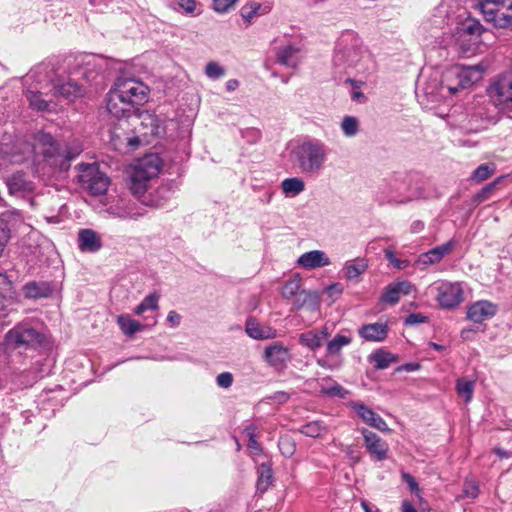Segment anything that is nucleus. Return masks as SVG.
Wrapping results in <instances>:
<instances>
[{"mask_svg": "<svg viewBox=\"0 0 512 512\" xmlns=\"http://www.w3.org/2000/svg\"><path fill=\"white\" fill-rule=\"evenodd\" d=\"M292 154L302 173L317 174L327 159L325 145L318 140H307L294 148Z\"/></svg>", "mask_w": 512, "mask_h": 512, "instance_id": "obj_1", "label": "nucleus"}, {"mask_svg": "<svg viewBox=\"0 0 512 512\" xmlns=\"http://www.w3.org/2000/svg\"><path fill=\"white\" fill-rule=\"evenodd\" d=\"M42 141L47 145V148L42 152L44 159L49 165L58 168L60 171H68L71 161L82 152L80 145H61L50 134L43 135Z\"/></svg>", "mask_w": 512, "mask_h": 512, "instance_id": "obj_2", "label": "nucleus"}, {"mask_svg": "<svg viewBox=\"0 0 512 512\" xmlns=\"http://www.w3.org/2000/svg\"><path fill=\"white\" fill-rule=\"evenodd\" d=\"M44 341V334L26 322L18 323L5 334V343L10 349H37Z\"/></svg>", "mask_w": 512, "mask_h": 512, "instance_id": "obj_3", "label": "nucleus"}, {"mask_svg": "<svg viewBox=\"0 0 512 512\" xmlns=\"http://www.w3.org/2000/svg\"><path fill=\"white\" fill-rule=\"evenodd\" d=\"M485 21L500 29L512 28V0H476Z\"/></svg>", "mask_w": 512, "mask_h": 512, "instance_id": "obj_4", "label": "nucleus"}, {"mask_svg": "<svg viewBox=\"0 0 512 512\" xmlns=\"http://www.w3.org/2000/svg\"><path fill=\"white\" fill-rule=\"evenodd\" d=\"M160 172V159L156 156H149L141 161L131 169L130 179V190L135 195L143 194L146 189L148 182L156 177Z\"/></svg>", "mask_w": 512, "mask_h": 512, "instance_id": "obj_5", "label": "nucleus"}, {"mask_svg": "<svg viewBox=\"0 0 512 512\" xmlns=\"http://www.w3.org/2000/svg\"><path fill=\"white\" fill-rule=\"evenodd\" d=\"M78 169V182L83 190L92 196H100L107 192L110 178L100 171L97 164L80 163Z\"/></svg>", "mask_w": 512, "mask_h": 512, "instance_id": "obj_6", "label": "nucleus"}, {"mask_svg": "<svg viewBox=\"0 0 512 512\" xmlns=\"http://www.w3.org/2000/svg\"><path fill=\"white\" fill-rule=\"evenodd\" d=\"M111 89L138 112L139 106L146 103L149 95V87L134 78L119 77Z\"/></svg>", "mask_w": 512, "mask_h": 512, "instance_id": "obj_7", "label": "nucleus"}, {"mask_svg": "<svg viewBox=\"0 0 512 512\" xmlns=\"http://www.w3.org/2000/svg\"><path fill=\"white\" fill-rule=\"evenodd\" d=\"M363 55L362 48L352 34L344 35L338 43L333 61L339 67H356Z\"/></svg>", "mask_w": 512, "mask_h": 512, "instance_id": "obj_8", "label": "nucleus"}, {"mask_svg": "<svg viewBox=\"0 0 512 512\" xmlns=\"http://www.w3.org/2000/svg\"><path fill=\"white\" fill-rule=\"evenodd\" d=\"M487 94L500 112H512V75L501 76L492 82L487 88Z\"/></svg>", "mask_w": 512, "mask_h": 512, "instance_id": "obj_9", "label": "nucleus"}, {"mask_svg": "<svg viewBox=\"0 0 512 512\" xmlns=\"http://www.w3.org/2000/svg\"><path fill=\"white\" fill-rule=\"evenodd\" d=\"M436 299L444 309L455 308L463 301V289L459 283H441L437 288Z\"/></svg>", "mask_w": 512, "mask_h": 512, "instance_id": "obj_10", "label": "nucleus"}, {"mask_svg": "<svg viewBox=\"0 0 512 512\" xmlns=\"http://www.w3.org/2000/svg\"><path fill=\"white\" fill-rule=\"evenodd\" d=\"M482 72L483 70L478 66L456 68L450 74L458 80V83L455 86L447 85V89L451 94H456L461 89H465L479 81L482 77Z\"/></svg>", "mask_w": 512, "mask_h": 512, "instance_id": "obj_11", "label": "nucleus"}, {"mask_svg": "<svg viewBox=\"0 0 512 512\" xmlns=\"http://www.w3.org/2000/svg\"><path fill=\"white\" fill-rule=\"evenodd\" d=\"M361 434L364 438V446L376 461H383L388 456L389 446L379 435L363 428Z\"/></svg>", "mask_w": 512, "mask_h": 512, "instance_id": "obj_12", "label": "nucleus"}, {"mask_svg": "<svg viewBox=\"0 0 512 512\" xmlns=\"http://www.w3.org/2000/svg\"><path fill=\"white\" fill-rule=\"evenodd\" d=\"M350 407L367 425L381 432H391V429L388 427L385 420L379 414L375 413L372 409H370L368 406L360 402H351Z\"/></svg>", "mask_w": 512, "mask_h": 512, "instance_id": "obj_13", "label": "nucleus"}, {"mask_svg": "<svg viewBox=\"0 0 512 512\" xmlns=\"http://www.w3.org/2000/svg\"><path fill=\"white\" fill-rule=\"evenodd\" d=\"M496 313V304L487 300H480L468 307L467 319L474 323L482 324L484 321L493 318Z\"/></svg>", "mask_w": 512, "mask_h": 512, "instance_id": "obj_14", "label": "nucleus"}, {"mask_svg": "<svg viewBox=\"0 0 512 512\" xmlns=\"http://www.w3.org/2000/svg\"><path fill=\"white\" fill-rule=\"evenodd\" d=\"M263 358L270 366L279 368L291 360V354L281 342H274L265 348Z\"/></svg>", "mask_w": 512, "mask_h": 512, "instance_id": "obj_15", "label": "nucleus"}, {"mask_svg": "<svg viewBox=\"0 0 512 512\" xmlns=\"http://www.w3.org/2000/svg\"><path fill=\"white\" fill-rule=\"evenodd\" d=\"M5 183L9 194L16 197H24L34 190L33 182L28 180L27 175L22 171L7 177Z\"/></svg>", "mask_w": 512, "mask_h": 512, "instance_id": "obj_16", "label": "nucleus"}, {"mask_svg": "<svg viewBox=\"0 0 512 512\" xmlns=\"http://www.w3.org/2000/svg\"><path fill=\"white\" fill-rule=\"evenodd\" d=\"M106 107L108 112L118 119L129 118L132 115H136L138 112L129 103L124 102V100H122V98L112 89L108 92Z\"/></svg>", "mask_w": 512, "mask_h": 512, "instance_id": "obj_17", "label": "nucleus"}, {"mask_svg": "<svg viewBox=\"0 0 512 512\" xmlns=\"http://www.w3.org/2000/svg\"><path fill=\"white\" fill-rule=\"evenodd\" d=\"M388 331L387 323L376 322L362 325L358 329V334L365 341L381 342L387 338Z\"/></svg>", "mask_w": 512, "mask_h": 512, "instance_id": "obj_18", "label": "nucleus"}, {"mask_svg": "<svg viewBox=\"0 0 512 512\" xmlns=\"http://www.w3.org/2000/svg\"><path fill=\"white\" fill-rule=\"evenodd\" d=\"M455 246L453 239L443 243L419 256L418 262L424 266L439 263L446 255L452 252Z\"/></svg>", "mask_w": 512, "mask_h": 512, "instance_id": "obj_19", "label": "nucleus"}, {"mask_svg": "<svg viewBox=\"0 0 512 512\" xmlns=\"http://www.w3.org/2000/svg\"><path fill=\"white\" fill-rule=\"evenodd\" d=\"M22 292L30 300L48 298L53 293V286L48 281H29L22 287Z\"/></svg>", "mask_w": 512, "mask_h": 512, "instance_id": "obj_20", "label": "nucleus"}, {"mask_svg": "<svg viewBox=\"0 0 512 512\" xmlns=\"http://www.w3.org/2000/svg\"><path fill=\"white\" fill-rule=\"evenodd\" d=\"M485 31L482 24L476 19H469L465 21L459 28L457 35L459 41H469L475 45L480 41V37Z\"/></svg>", "mask_w": 512, "mask_h": 512, "instance_id": "obj_21", "label": "nucleus"}, {"mask_svg": "<svg viewBox=\"0 0 512 512\" xmlns=\"http://www.w3.org/2000/svg\"><path fill=\"white\" fill-rule=\"evenodd\" d=\"M300 49L292 44L275 49L276 62L288 68L296 69L300 63Z\"/></svg>", "mask_w": 512, "mask_h": 512, "instance_id": "obj_22", "label": "nucleus"}, {"mask_svg": "<svg viewBox=\"0 0 512 512\" xmlns=\"http://www.w3.org/2000/svg\"><path fill=\"white\" fill-rule=\"evenodd\" d=\"M291 301L295 310L308 309L310 311H317L320 307V297L315 291L301 289L299 294Z\"/></svg>", "mask_w": 512, "mask_h": 512, "instance_id": "obj_23", "label": "nucleus"}, {"mask_svg": "<svg viewBox=\"0 0 512 512\" xmlns=\"http://www.w3.org/2000/svg\"><path fill=\"white\" fill-rule=\"evenodd\" d=\"M297 263L305 269H315L330 264V259L326 256L323 251L313 250L302 254Z\"/></svg>", "mask_w": 512, "mask_h": 512, "instance_id": "obj_24", "label": "nucleus"}, {"mask_svg": "<svg viewBox=\"0 0 512 512\" xmlns=\"http://www.w3.org/2000/svg\"><path fill=\"white\" fill-rule=\"evenodd\" d=\"M17 297L13 281L6 273H0V311L11 304Z\"/></svg>", "mask_w": 512, "mask_h": 512, "instance_id": "obj_25", "label": "nucleus"}, {"mask_svg": "<svg viewBox=\"0 0 512 512\" xmlns=\"http://www.w3.org/2000/svg\"><path fill=\"white\" fill-rule=\"evenodd\" d=\"M53 96L62 97L66 100L72 101L73 99L82 95V87L77 82L68 80L62 83L53 85Z\"/></svg>", "mask_w": 512, "mask_h": 512, "instance_id": "obj_26", "label": "nucleus"}, {"mask_svg": "<svg viewBox=\"0 0 512 512\" xmlns=\"http://www.w3.org/2000/svg\"><path fill=\"white\" fill-rule=\"evenodd\" d=\"M78 246L81 251L97 252L102 247V243L95 231L82 229L78 234Z\"/></svg>", "mask_w": 512, "mask_h": 512, "instance_id": "obj_27", "label": "nucleus"}, {"mask_svg": "<svg viewBox=\"0 0 512 512\" xmlns=\"http://www.w3.org/2000/svg\"><path fill=\"white\" fill-rule=\"evenodd\" d=\"M245 331L255 340L272 339L276 336V330L271 327H262L256 319L250 317L246 321Z\"/></svg>", "mask_w": 512, "mask_h": 512, "instance_id": "obj_28", "label": "nucleus"}, {"mask_svg": "<svg viewBox=\"0 0 512 512\" xmlns=\"http://www.w3.org/2000/svg\"><path fill=\"white\" fill-rule=\"evenodd\" d=\"M397 360V355L392 354L382 348L377 349L369 355V361L374 363V367L377 370L386 369Z\"/></svg>", "mask_w": 512, "mask_h": 512, "instance_id": "obj_29", "label": "nucleus"}, {"mask_svg": "<svg viewBox=\"0 0 512 512\" xmlns=\"http://www.w3.org/2000/svg\"><path fill=\"white\" fill-rule=\"evenodd\" d=\"M117 324L119 325L121 331L127 336H133L136 332L143 330L145 327L139 321L134 320L130 315L123 314L118 316Z\"/></svg>", "mask_w": 512, "mask_h": 512, "instance_id": "obj_30", "label": "nucleus"}, {"mask_svg": "<svg viewBox=\"0 0 512 512\" xmlns=\"http://www.w3.org/2000/svg\"><path fill=\"white\" fill-rule=\"evenodd\" d=\"M368 268L367 261L363 258H357L347 262L345 266V276L348 280H358Z\"/></svg>", "mask_w": 512, "mask_h": 512, "instance_id": "obj_31", "label": "nucleus"}, {"mask_svg": "<svg viewBox=\"0 0 512 512\" xmlns=\"http://www.w3.org/2000/svg\"><path fill=\"white\" fill-rule=\"evenodd\" d=\"M302 278L299 274L293 275L291 279L285 282L281 288V294L284 299L291 301L301 291Z\"/></svg>", "mask_w": 512, "mask_h": 512, "instance_id": "obj_32", "label": "nucleus"}, {"mask_svg": "<svg viewBox=\"0 0 512 512\" xmlns=\"http://www.w3.org/2000/svg\"><path fill=\"white\" fill-rule=\"evenodd\" d=\"M258 474L257 490L264 493L272 483L273 472L271 466L268 463H262Z\"/></svg>", "mask_w": 512, "mask_h": 512, "instance_id": "obj_33", "label": "nucleus"}, {"mask_svg": "<svg viewBox=\"0 0 512 512\" xmlns=\"http://www.w3.org/2000/svg\"><path fill=\"white\" fill-rule=\"evenodd\" d=\"M299 432L305 436L319 438L327 432V427L320 420H315L302 425Z\"/></svg>", "mask_w": 512, "mask_h": 512, "instance_id": "obj_34", "label": "nucleus"}, {"mask_svg": "<svg viewBox=\"0 0 512 512\" xmlns=\"http://www.w3.org/2000/svg\"><path fill=\"white\" fill-rule=\"evenodd\" d=\"M281 187L286 195L296 196L304 191L305 183L300 178H286L282 181Z\"/></svg>", "mask_w": 512, "mask_h": 512, "instance_id": "obj_35", "label": "nucleus"}, {"mask_svg": "<svg viewBox=\"0 0 512 512\" xmlns=\"http://www.w3.org/2000/svg\"><path fill=\"white\" fill-rule=\"evenodd\" d=\"M299 342L310 350H316L323 345V337L316 331H307L299 336Z\"/></svg>", "mask_w": 512, "mask_h": 512, "instance_id": "obj_36", "label": "nucleus"}, {"mask_svg": "<svg viewBox=\"0 0 512 512\" xmlns=\"http://www.w3.org/2000/svg\"><path fill=\"white\" fill-rule=\"evenodd\" d=\"M496 168L494 164L484 163L478 166L470 176V181L481 183L494 174Z\"/></svg>", "mask_w": 512, "mask_h": 512, "instance_id": "obj_37", "label": "nucleus"}, {"mask_svg": "<svg viewBox=\"0 0 512 512\" xmlns=\"http://www.w3.org/2000/svg\"><path fill=\"white\" fill-rule=\"evenodd\" d=\"M352 339L349 336L337 334L332 340L327 343V354L328 355H338L341 349L349 345Z\"/></svg>", "mask_w": 512, "mask_h": 512, "instance_id": "obj_38", "label": "nucleus"}, {"mask_svg": "<svg viewBox=\"0 0 512 512\" xmlns=\"http://www.w3.org/2000/svg\"><path fill=\"white\" fill-rule=\"evenodd\" d=\"M26 97L29 101V104L32 108L38 111H47L49 110V101L45 100L42 97L41 92L28 91Z\"/></svg>", "mask_w": 512, "mask_h": 512, "instance_id": "obj_39", "label": "nucleus"}, {"mask_svg": "<svg viewBox=\"0 0 512 512\" xmlns=\"http://www.w3.org/2000/svg\"><path fill=\"white\" fill-rule=\"evenodd\" d=\"M139 118L142 119V124L146 127H149V133L151 135H157L159 133L160 121L156 115L149 113L148 111L136 114Z\"/></svg>", "mask_w": 512, "mask_h": 512, "instance_id": "obj_40", "label": "nucleus"}, {"mask_svg": "<svg viewBox=\"0 0 512 512\" xmlns=\"http://www.w3.org/2000/svg\"><path fill=\"white\" fill-rule=\"evenodd\" d=\"M503 178V176H500L496 178L493 182L484 186L477 194L474 195L473 202L476 204H480L487 200Z\"/></svg>", "mask_w": 512, "mask_h": 512, "instance_id": "obj_41", "label": "nucleus"}, {"mask_svg": "<svg viewBox=\"0 0 512 512\" xmlns=\"http://www.w3.org/2000/svg\"><path fill=\"white\" fill-rule=\"evenodd\" d=\"M456 390L458 395L465 399V402H469L473 396L474 382L465 379H459L456 383Z\"/></svg>", "mask_w": 512, "mask_h": 512, "instance_id": "obj_42", "label": "nucleus"}, {"mask_svg": "<svg viewBox=\"0 0 512 512\" xmlns=\"http://www.w3.org/2000/svg\"><path fill=\"white\" fill-rule=\"evenodd\" d=\"M341 128H342L343 133L346 136L352 137L358 133L359 122L356 117L346 116V117H344V119L341 123Z\"/></svg>", "mask_w": 512, "mask_h": 512, "instance_id": "obj_43", "label": "nucleus"}, {"mask_svg": "<svg viewBox=\"0 0 512 512\" xmlns=\"http://www.w3.org/2000/svg\"><path fill=\"white\" fill-rule=\"evenodd\" d=\"M279 449L283 456L289 458L296 451V444L294 440L289 436H283L278 442Z\"/></svg>", "mask_w": 512, "mask_h": 512, "instance_id": "obj_44", "label": "nucleus"}, {"mask_svg": "<svg viewBox=\"0 0 512 512\" xmlns=\"http://www.w3.org/2000/svg\"><path fill=\"white\" fill-rule=\"evenodd\" d=\"M320 392L323 395L329 397H339L341 399H345L349 394L348 390L344 389L340 384L336 382L330 387H322Z\"/></svg>", "mask_w": 512, "mask_h": 512, "instance_id": "obj_45", "label": "nucleus"}, {"mask_svg": "<svg viewBox=\"0 0 512 512\" xmlns=\"http://www.w3.org/2000/svg\"><path fill=\"white\" fill-rule=\"evenodd\" d=\"M399 299L400 295L394 284L388 285L381 296V301L390 305H395L399 302Z\"/></svg>", "mask_w": 512, "mask_h": 512, "instance_id": "obj_46", "label": "nucleus"}, {"mask_svg": "<svg viewBox=\"0 0 512 512\" xmlns=\"http://www.w3.org/2000/svg\"><path fill=\"white\" fill-rule=\"evenodd\" d=\"M11 238V227L9 221L4 217H0V244L7 246Z\"/></svg>", "mask_w": 512, "mask_h": 512, "instance_id": "obj_47", "label": "nucleus"}, {"mask_svg": "<svg viewBox=\"0 0 512 512\" xmlns=\"http://www.w3.org/2000/svg\"><path fill=\"white\" fill-rule=\"evenodd\" d=\"M261 8V4L258 2H250L244 5L241 8V16L247 20L248 22L251 21V19L258 15V11Z\"/></svg>", "mask_w": 512, "mask_h": 512, "instance_id": "obj_48", "label": "nucleus"}, {"mask_svg": "<svg viewBox=\"0 0 512 512\" xmlns=\"http://www.w3.org/2000/svg\"><path fill=\"white\" fill-rule=\"evenodd\" d=\"M206 75L211 79H218L224 76L225 70L216 62H209L205 68Z\"/></svg>", "mask_w": 512, "mask_h": 512, "instance_id": "obj_49", "label": "nucleus"}, {"mask_svg": "<svg viewBox=\"0 0 512 512\" xmlns=\"http://www.w3.org/2000/svg\"><path fill=\"white\" fill-rule=\"evenodd\" d=\"M479 494V485L474 480H466L463 485V495L469 498H476Z\"/></svg>", "mask_w": 512, "mask_h": 512, "instance_id": "obj_50", "label": "nucleus"}, {"mask_svg": "<svg viewBox=\"0 0 512 512\" xmlns=\"http://www.w3.org/2000/svg\"><path fill=\"white\" fill-rule=\"evenodd\" d=\"M238 0H213V8L218 13L228 12Z\"/></svg>", "mask_w": 512, "mask_h": 512, "instance_id": "obj_51", "label": "nucleus"}, {"mask_svg": "<svg viewBox=\"0 0 512 512\" xmlns=\"http://www.w3.org/2000/svg\"><path fill=\"white\" fill-rule=\"evenodd\" d=\"M216 383L221 388H229L233 383V375L230 372H222L216 378Z\"/></svg>", "mask_w": 512, "mask_h": 512, "instance_id": "obj_52", "label": "nucleus"}, {"mask_svg": "<svg viewBox=\"0 0 512 512\" xmlns=\"http://www.w3.org/2000/svg\"><path fill=\"white\" fill-rule=\"evenodd\" d=\"M158 300L159 296L153 293L146 296L141 302L147 310H156L158 309Z\"/></svg>", "mask_w": 512, "mask_h": 512, "instance_id": "obj_53", "label": "nucleus"}, {"mask_svg": "<svg viewBox=\"0 0 512 512\" xmlns=\"http://www.w3.org/2000/svg\"><path fill=\"white\" fill-rule=\"evenodd\" d=\"M428 318L421 313H411L404 321L406 325H415L427 322Z\"/></svg>", "mask_w": 512, "mask_h": 512, "instance_id": "obj_54", "label": "nucleus"}, {"mask_svg": "<svg viewBox=\"0 0 512 512\" xmlns=\"http://www.w3.org/2000/svg\"><path fill=\"white\" fill-rule=\"evenodd\" d=\"M393 284L397 288L399 295L400 294L408 295L411 293V291L413 289V285L408 281H399V282L393 283Z\"/></svg>", "mask_w": 512, "mask_h": 512, "instance_id": "obj_55", "label": "nucleus"}, {"mask_svg": "<svg viewBox=\"0 0 512 512\" xmlns=\"http://www.w3.org/2000/svg\"><path fill=\"white\" fill-rule=\"evenodd\" d=\"M178 5L188 14H191L196 9L195 0H178Z\"/></svg>", "mask_w": 512, "mask_h": 512, "instance_id": "obj_56", "label": "nucleus"}, {"mask_svg": "<svg viewBox=\"0 0 512 512\" xmlns=\"http://www.w3.org/2000/svg\"><path fill=\"white\" fill-rule=\"evenodd\" d=\"M402 478L407 483L411 491L418 490V483L412 475L409 473H403Z\"/></svg>", "mask_w": 512, "mask_h": 512, "instance_id": "obj_57", "label": "nucleus"}, {"mask_svg": "<svg viewBox=\"0 0 512 512\" xmlns=\"http://www.w3.org/2000/svg\"><path fill=\"white\" fill-rule=\"evenodd\" d=\"M386 255V258L392 263L394 264L395 267H397L398 269H402L405 267V265H403L405 263V261H401L399 259H397L395 256H394V253L392 251H386L385 253Z\"/></svg>", "mask_w": 512, "mask_h": 512, "instance_id": "obj_58", "label": "nucleus"}, {"mask_svg": "<svg viewBox=\"0 0 512 512\" xmlns=\"http://www.w3.org/2000/svg\"><path fill=\"white\" fill-rule=\"evenodd\" d=\"M167 321L173 326L177 327L180 325L181 317L176 311H170L167 316Z\"/></svg>", "mask_w": 512, "mask_h": 512, "instance_id": "obj_59", "label": "nucleus"}, {"mask_svg": "<svg viewBox=\"0 0 512 512\" xmlns=\"http://www.w3.org/2000/svg\"><path fill=\"white\" fill-rule=\"evenodd\" d=\"M109 209L112 211L113 214L120 218H132L134 216L125 209H118L117 211H114V208L112 206Z\"/></svg>", "mask_w": 512, "mask_h": 512, "instance_id": "obj_60", "label": "nucleus"}, {"mask_svg": "<svg viewBox=\"0 0 512 512\" xmlns=\"http://www.w3.org/2000/svg\"><path fill=\"white\" fill-rule=\"evenodd\" d=\"M424 229V222L416 220L411 224L410 230L412 233H419Z\"/></svg>", "mask_w": 512, "mask_h": 512, "instance_id": "obj_61", "label": "nucleus"}, {"mask_svg": "<svg viewBox=\"0 0 512 512\" xmlns=\"http://www.w3.org/2000/svg\"><path fill=\"white\" fill-rule=\"evenodd\" d=\"M248 447L253 449L254 451H257V452H261L262 451L261 445L257 441L256 437L248 439Z\"/></svg>", "mask_w": 512, "mask_h": 512, "instance_id": "obj_62", "label": "nucleus"}, {"mask_svg": "<svg viewBox=\"0 0 512 512\" xmlns=\"http://www.w3.org/2000/svg\"><path fill=\"white\" fill-rule=\"evenodd\" d=\"M494 453L499 457V458H510L512 457V452H508L500 447H496L494 448Z\"/></svg>", "mask_w": 512, "mask_h": 512, "instance_id": "obj_63", "label": "nucleus"}, {"mask_svg": "<svg viewBox=\"0 0 512 512\" xmlns=\"http://www.w3.org/2000/svg\"><path fill=\"white\" fill-rule=\"evenodd\" d=\"M401 511L402 512H417V510L415 509L413 504L408 500H404L402 502Z\"/></svg>", "mask_w": 512, "mask_h": 512, "instance_id": "obj_64", "label": "nucleus"}]
</instances>
